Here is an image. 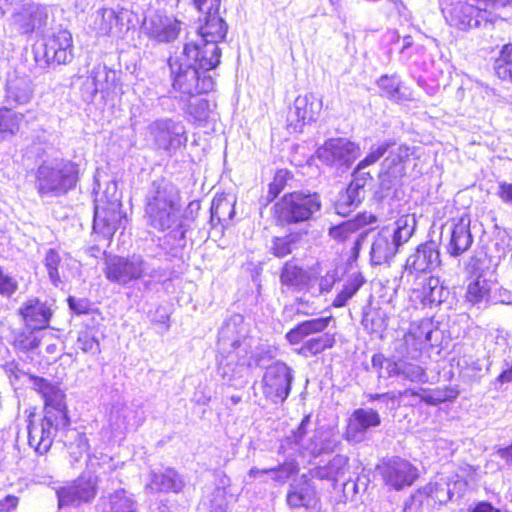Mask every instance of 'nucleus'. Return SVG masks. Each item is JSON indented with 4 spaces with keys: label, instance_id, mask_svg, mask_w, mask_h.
<instances>
[{
    "label": "nucleus",
    "instance_id": "1",
    "mask_svg": "<svg viewBox=\"0 0 512 512\" xmlns=\"http://www.w3.org/2000/svg\"><path fill=\"white\" fill-rule=\"evenodd\" d=\"M198 12L203 16L198 39L185 43L179 54L168 59L173 89L184 96H201L213 91L215 82L208 72L220 64L218 43L225 40L228 31L220 7Z\"/></svg>",
    "mask_w": 512,
    "mask_h": 512
},
{
    "label": "nucleus",
    "instance_id": "2",
    "mask_svg": "<svg viewBox=\"0 0 512 512\" xmlns=\"http://www.w3.org/2000/svg\"><path fill=\"white\" fill-rule=\"evenodd\" d=\"M33 388L45 401L44 416L39 421L30 420L28 424V443L39 455L46 454L59 431L70 424L64 402V393L54 384L41 377L32 378Z\"/></svg>",
    "mask_w": 512,
    "mask_h": 512
},
{
    "label": "nucleus",
    "instance_id": "3",
    "mask_svg": "<svg viewBox=\"0 0 512 512\" xmlns=\"http://www.w3.org/2000/svg\"><path fill=\"white\" fill-rule=\"evenodd\" d=\"M145 217L158 231L176 230L184 239L181 197L177 187L165 178L154 180L145 195Z\"/></svg>",
    "mask_w": 512,
    "mask_h": 512
},
{
    "label": "nucleus",
    "instance_id": "4",
    "mask_svg": "<svg viewBox=\"0 0 512 512\" xmlns=\"http://www.w3.org/2000/svg\"><path fill=\"white\" fill-rule=\"evenodd\" d=\"M80 178L79 164L64 158L43 160L35 170V189L41 198L60 197L73 190Z\"/></svg>",
    "mask_w": 512,
    "mask_h": 512
},
{
    "label": "nucleus",
    "instance_id": "5",
    "mask_svg": "<svg viewBox=\"0 0 512 512\" xmlns=\"http://www.w3.org/2000/svg\"><path fill=\"white\" fill-rule=\"evenodd\" d=\"M416 228L414 215H402L392 225L379 230L372 239L370 261L372 265L389 264L399 247L407 243Z\"/></svg>",
    "mask_w": 512,
    "mask_h": 512
},
{
    "label": "nucleus",
    "instance_id": "6",
    "mask_svg": "<svg viewBox=\"0 0 512 512\" xmlns=\"http://www.w3.org/2000/svg\"><path fill=\"white\" fill-rule=\"evenodd\" d=\"M322 207L318 193L295 191L275 203L274 217L281 225L310 221Z\"/></svg>",
    "mask_w": 512,
    "mask_h": 512
},
{
    "label": "nucleus",
    "instance_id": "7",
    "mask_svg": "<svg viewBox=\"0 0 512 512\" xmlns=\"http://www.w3.org/2000/svg\"><path fill=\"white\" fill-rule=\"evenodd\" d=\"M332 317H320L303 321L296 325L286 334L289 343L299 344L303 339L319 334L316 337L307 339L299 350L305 357L315 356L335 345V335L323 333L331 322Z\"/></svg>",
    "mask_w": 512,
    "mask_h": 512
},
{
    "label": "nucleus",
    "instance_id": "8",
    "mask_svg": "<svg viewBox=\"0 0 512 512\" xmlns=\"http://www.w3.org/2000/svg\"><path fill=\"white\" fill-rule=\"evenodd\" d=\"M105 274L107 279L120 285H126L142 277L154 279L163 276L160 268L154 267L140 255L110 258L106 263Z\"/></svg>",
    "mask_w": 512,
    "mask_h": 512
},
{
    "label": "nucleus",
    "instance_id": "9",
    "mask_svg": "<svg viewBox=\"0 0 512 512\" xmlns=\"http://www.w3.org/2000/svg\"><path fill=\"white\" fill-rule=\"evenodd\" d=\"M33 55L40 68L68 64L73 59L72 35L67 30L46 37L43 42L33 45Z\"/></svg>",
    "mask_w": 512,
    "mask_h": 512
},
{
    "label": "nucleus",
    "instance_id": "10",
    "mask_svg": "<svg viewBox=\"0 0 512 512\" xmlns=\"http://www.w3.org/2000/svg\"><path fill=\"white\" fill-rule=\"evenodd\" d=\"M444 16L450 27L463 32L480 28L490 30L498 21V17L491 11L463 1L451 4Z\"/></svg>",
    "mask_w": 512,
    "mask_h": 512
},
{
    "label": "nucleus",
    "instance_id": "11",
    "mask_svg": "<svg viewBox=\"0 0 512 512\" xmlns=\"http://www.w3.org/2000/svg\"><path fill=\"white\" fill-rule=\"evenodd\" d=\"M108 192H111L109 199H103V196L95 198L93 221V230L105 238L111 237L123 221H126L125 215L121 212L116 183H108Z\"/></svg>",
    "mask_w": 512,
    "mask_h": 512
},
{
    "label": "nucleus",
    "instance_id": "12",
    "mask_svg": "<svg viewBox=\"0 0 512 512\" xmlns=\"http://www.w3.org/2000/svg\"><path fill=\"white\" fill-rule=\"evenodd\" d=\"M217 373L231 386H242L250 364L251 345H240L237 349H217Z\"/></svg>",
    "mask_w": 512,
    "mask_h": 512
},
{
    "label": "nucleus",
    "instance_id": "13",
    "mask_svg": "<svg viewBox=\"0 0 512 512\" xmlns=\"http://www.w3.org/2000/svg\"><path fill=\"white\" fill-rule=\"evenodd\" d=\"M148 134L152 137L156 147L173 155L186 146L187 132L181 121L173 119H159L148 126Z\"/></svg>",
    "mask_w": 512,
    "mask_h": 512
},
{
    "label": "nucleus",
    "instance_id": "14",
    "mask_svg": "<svg viewBox=\"0 0 512 512\" xmlns=\"http://www.w3.org/2000/svg\"><path fill=\"white\" fill-rule=\"evenodd\" d=\"M360 146L347 138H330L316 151L317 158L325 165L348 169L360 156Z\"/></svg>",
    "mask_w": 512,
    "mask_h": 512
},
{
    "label": "nucleus",
    "instance_id": "15",
    "mask_svg": "<svg viewBox=\"0 0 512 512\" xmlns=\"http://www.w3.org/2000/svg\"><path fill=\"white\" fill-rule=\"evenodd\" d=\"M47 7L34 2H18L13 7L11 25L21 35L43 32L48 22Z\"/></svg>",
    "mask_w": 512,
    "mask_h": 512
},
{
    "label": "nucleus",
    "instance_id": "16",
    "mask_svg": "<svg viewBox=\"0 0 512 512\" xmlns=\"http://www.w3.org/2000/svg\"><path fill=\"white\" fill-rule=\"evenodd\" d=\"M182 29V22L160 11H150L143 18L141 30L150 40L168 44L175 41Z\"/></svg>",
    "mask_w": 512,
    "mask_h": 512
},
{
    "label": "nucleus",
    "instance_id": "17",
    "mask_svg": "<svg viewBox=\"0 0 512 512\" xmlns=\"http://www.w3.org/2000/svg\"><path fill=\"white\" fill-rule=\"evenodd\" d=\"M293 379V370L287 364H271L262 378L264 396L275 404L284 402L290 394Z\"/></svg>",
    "mask_w": 512,
    "mask_h": 512
},
{
    "label": "nucleus",
    "instance_id": "18",
    "mask_svg": "<svg viewBox=\"0 0 512 512\" xmlns=\"http://www.w3.org/2000/svg\"><path fill=\"white\" fill-rule=\"evenodd\" d=\"M133 16V12L124 7H102L95 13L94 28L103 36L119 35L130 29Z\"/></svg>",
    "mask_w": 512,
    "mask_h": 512
},
{
    "label": "nucleus",
    "instance_id": "19",
    "mask_svg": "<svg viewBox=\"0 0 512 512\" xmlns=\"http://www.w3.org/2000/svg\"><path fill=\"white\" fill-rule=\"evenodd\" d=\"M97 493L96 479L91 476H81L72 483L57 489L58 507H78L92 501Z\"/></svg>",
    "mask_w": 512,
    "mask_h": 512
},
{
    "label": "nucleus",
    "instance_id": "20",
    "mask_svg": "<svg viewBox=\"0 0 512 512\" xmlns=\"http://www.w3.org/2000/svg\"><path fill=\"white\" fill-rule=\"evenodd\" d=\"M119 72L107 66H98L92 70L91 76L87 77L82 85L90 96H121L125 91L119 82Z\"/></svg>",
    "mask_w": 512,
    "mask_h": 512
},
{
    "label": "nucleus",
    "instance_id": "21",
    "mask_svg": "<svg viewBox=\"0 0 512 512\" xmlns=\"http://www.w3.org/2000/svg\"><path fill=\"white\" fill-rule=\"evenodd\" d=\"M385 484L396 491L411 486L417 479V469L407 460L392 458L378 466Z\"/></svg>",
    "mask_w": 512,
    "mask_h": 512
},
{
    "label": "nucleus",
    "instance_id": "22",
    "mask_svg": "<svg viewBox=\"0 0 512 512\" xmlns=\"http://www.w3.org/2000/svg\"><path fill=\"white\" fill-rule=\"evenodd\" d=\"M246 324L240 314H233L222 324L218 333L217 349L227 351L237 349L240 345H251L247 337Z\"/></svg>",
    "mask_w": 512,
    "mask_h": 512
},
{
    "label": "nucleus",
    "instance_id": "23",
    "mask_svg": "<svg viewBox=\"0 0 512 512\" xmlns=\"http://www.w3.org/2000/svg\"><path fill=\"white\" fill-rule=\"evenodd\" d=\"M381 424L379 413L372 408L355 409L348 420L345 437L349 442L360 443L371 428Z\"/></svg>",
    "mask_w": 512,
    "mask_h": 512
},
{
    "label": "nucleus",
    "instance_id": "24",
    "mask_svg": "<svg viewBox=\"0 0 512 512\" xmlns=\"http://www.w3.org/2000/svg\"><path fill=\"white\" fill-rule=\"evenodd\" d=\"M441 263L438 245L434 241L420 244L415 251L408 256L404 272L408 275L432 271Z\"/></svg>",
    "mask_w": 512,
    "mask_h": 512
},
{
    "label": "nucleus",
    "instance_id": "25",
    "mask_svg": "<svg viewBox=\"0 0 512 512\" xmlns=\"http://www.w3.org/2000/svg\"><path fill=\"white\" fill-rule=\"evenodd\" d=\"M323 108L322 98H295L287 120L295 132L301 131L306 122L315 121Z\"/></svg>",
    "mask_w": 512,
    "mask_h": 512
},
{
    "label": "nucleus",
    "instance_id": "26",
    "mask_svg": "<svg viewBox=\"0 0 512 512\" xmlns=\"http://www.w3.org/2000/svg\"><path fill=\"white\" fill-rule=\"evenodd\" d=\"M309 424L310 416H305L297 429L293 430L291 434L285 438L281 444V448L285 449L289 447L299 453L307 452L313 456H318L325 451V448L317 443L315 433L308 437L307 427Z\"/></svg>",
    "mask_w": 512,
    "mask_h": 512
},
{
    "label": "nucleus",
    "instance_id": "27",
    "mask_svg": "<svg viewBox=\"0 0 512 512\" xmlns=\"http://www.w3.org/2000/svg\"><path fill=\"white\" fill-rule=\"evenodd\" d=\"M369 173L355 176L345 191L340 192L335 202L336 213L347 216L356 209L365 198V183Z\"/></svg>",
    "mask_w": 512,
    "mask_h": 512
},
{
    "label": "nucleus",
    "instance_id": "28",
    "mask_svg": "<svg viewBox=\"0 0 512 512\" xmlns=\"http://www.w3.org/2000/svg\"><path fill=\"white\" fill-rule=\"evenodd\" d=\"M19 313L27 328L42 330L48 327L53 315L51 306L38 298L28 299L22 304Z\"/></svg>",
    "mask_w": 512,
    "mask_h": 512
},
{
    "label": "nucleus",
    "instance_id": "29",
    "mask_svg": "<svg viewBox=\"0 0 512 512\" xmlns=\"http://www.w3.org/2000/svg\"><path fill=\"white\" fill-rule=\"evenodd\" d=\"M472 243L470 219L468 217H461L451 228L447 251L451 256L458 257L466 252Z\"/></svg>",
    "mask_w": 512,
    "mask_h": 512
},
{
    "label": "nucleus",
    "instance_id": "30",
    "mask_svg": "<svg viewBox=\"0 0 512 512\" xmlns=\"http://www.w3.org/2000/svg\"><path fill=\"white\" fill-rule=\"evenodd\" d=\"M465 485V482L461 480H450L448 478L441 477L439 480L430 482L426 485L424 491L435 501L440 504H445L448 501H451L455 495L460 497Z\"/></svg>",
    "mask_w": 512,
    "mask_h": 512
},
{
    "label": "nucleus",
    "instance_id": "31",
    "mask_svg": "<svg viewBox=\"0 0 512 512\" xmlns=\"http://www.w3.org/2000/svg\"><path fill=\"white\" fill-rule=\"evenodd\" d=\"M184 486L181 476L172 468L152 471L150 481L146 484V489L155 492H175L178 493Z\"/></svg>",
    "mask_w": 512,
    "mask_h": 512
},
{
    "label": "nucleus",
    "instance_id": "32",
    "mask_svg": "<svg viewBox=\"0 0 512 512\" xmlns=\"http://www.w3.org/2000/svg\"><path fill=\"white\" fill-rule=\"evenodd\" d=\"M287 504L290 508H315L318 502L317 494L314 489L307 481L303 483L291 485L287 497Z\"/></svg>",
    "mask_w": 512,
    "mask_h": 512
},
{
    "label": "nucleus",
    "instance_id": "33",
    "mask_svg": "<svg viewBox=\"0 0 512 512\" xmlns=\"http://www.w3.org/2000/svg\"><path fill=\"white\" fill-rule=\"evenodd\" d=\"M417 297L425 306H437L443 303L449 296V289L444 286L438 277L430 276L422 284Z\"/></svg>",
    "mask_w": 512,
    "mask_h": 512
},
{
    "label": "nucleus",
    "instance_id": "34",
    "mask_svg": "<svg viewBox=\"0 0 512 512\" xmlns=\"http://www.w3.org/2000/svg\"><path fill=\"white\" fill-rule=\"evenodd\" d=\"M349 469V458L337 454L328 463L319 465L310 471L313 478L320 480L338 481L343 478Z\"/></svg>",
    "mask_w": 512,
    "mask_h": 512
},
{
    "label": "nucleus",
    "instance_id": "35",
    "mask_svg": "<svg viewBox=\"0 0 512 512\" xmlns=\"http://www.w3.org/2000/svg\"><path fill=\"white\" fill-rule=\"evenodd\" d=\"M409 156L410 148L406 145L392 149L381 164V175L394 179L401 178L405 174V162Z\"/></svg>",
    "mask_w": 512,
    "mask_h": 512
},
{
    "label": "nucleus",
    "instance_id": "36",
    "mask_svg": "<svg viewBox=\"0 0 512 512\" xmlns=\"http://www.w3.org/2000/svg\"><path fill=\"white\" fill-rule=\"evenodd\" d=\"M355 225L356 224H354L353 222H350V220H347L338 225L332 226L329 229V236L337 242L344 243V242L352 239V237L354 235H356L355 239L353 241V246H352L351 250H352V254L355 257H357L361 250L362 243L364 242L365 238L367 237L369 231L366 230V231H363V232L357 234Z\"/></svg>",
    "mask_w": 512,
    "mask_h": 512
},
{
    "label": "nucleus",
    "instance_id": "37",
    "mask_svg": "<svg viewBox=\"0 0 512 512\" xmlns=\"http://www.w3.org/2000/svg\"><path fill=\"white\" fill-rule=\"evenodd\" d=\"M102 512H138L133 496L124 489L116 490L100 500Z\"/></svg>",
    "mask_w": 512,
    "mask_h": 512
},
{
    "label": "nucleus",
    "instance_id": "38",
    "mask_svg": "<svg viewBox=\"0 0 512 512\" xmlns=\"http://www.w3.org/2000/svg\"><path fill=\"white\" fill-rule=\"evenodd\" d=\"M68 256L60 251L50 248L46 251L43 264L47 270V274L51 283L58 287L65 277V262Z\"/></svg>",
    "mask_w": 512,
    "mask_h": 512
},
{
    "label": "nucleus",
    "instance_id": "39",
    "mask_svg": "<svg viewBox=\"0 0 512 512\" xmlns=\"http://www.w3.org/2000/svg\"><path fill=\"white\" fill-rule=\"evenodd\" d=\"M309 274L302 267L288 261L284 264L280 274L281 284L295 290H303L309 282Z\"/></svg>",
    "mask_w": 512,
    "mask_h": 512
},
{
    "label": "nucleus",
    "instance_id": "40",
    "mask_svg": "<svg viewBox=\"0 0 512 512\" xmlns=\"http://www.w3.org/2000/svg\"><path fill=\"white\" fill-rule=\"evenodd\" d=\"M364 283L365 279L360 272L349 274L343 288L332 302L333 307L340 308L346 306L348 301L358 292Z\"/></svg>",
    "mask_w": 512,
    "mask_h": 512
},
{
    "label": "nucleus",
    "instance_id": "41",
    "mask_svg": "<svg viewBox=\"0 0 512 512\" xmlns=\"http://www.w3.org/2000/svg\"><path fill=\"white\" fill-rule=\"evenodd\" d=\"M63 441L74 461H78L89 450V444L86 435L75 429H68L65 432Z\"/></svg>",
    "mask_w": 512,
    "mask_h": 512
},
{
    "label": "nucleus",
    "instance_id": "42",
    "mask_svg": "<svg viewBox=\"0 0 512 512\" xmlns=\"http://www.w3.org/2000/svg\"><path fill=\"white\" fill-rule=\"evenodd\" d=\"M361 323L368 333H381L387 327V314L381 308L368 307L363 311Z\"/></svg>",
    "mask_w": 512,
    "mask_h": 512
},
{
    "label": "nucleus",
    "instance_id": "43",
    "mask_svg": "<svg viewBox=\"0 0 512 512\" xmlns=\"http://www.w3.org/2000/svg\"><path fill=\"white\" fill-rule=\"evenodd\" d=\"M133 410L124 404H115L112 406L109 415V425L113 433H124L130 424V418Z\"/></svg>",
    "mask_w": 512,
    "mask_h": 512
},
{
    "label": "nucleus",
    "instance_id": "44",
    "mask_svg": "<svg viewBox=\"0 0 512 512\" xmlns=\"http://www.w3.org/2000/svg\"><path fill=\"white\" fill-rule=\"evenodd\" d=\"M494 71L498 78L512 81V43L504 44L494 62Z\"/></svg>",
    "mask_w": 512,
    "mask_h": 512
},
{
    "label": "nucleus",
    "instance_id": "45",
    "mask_svg": "<svg viewBox=\"0 0 512 512\" xmlns=\"http://www.w3.org/2000/svg\"><path fill=\"white\" fill-rule=\"evenodd\" d=\"M490 289V282L479 275L468 284L466 299L473 305L479 304L488 300Z\"/></svg>",
    "mask_w": 512,
    "mask_h": 512
},
{
    "label": "nucleus",
    "instance_id": "46",
    "mask_svg": "<svg viewBox=\"0 0 512 512\" xmlns=\"http://www.w3.org/2000/svg\"><path fill=\"white\" fill-rule=\"evenodd\" d=\"M433 333V323L429 319L414 321L408 329V339L414 338L416 344H420L424 349L429 345Z\"/></svg>",
    "mask_w": 512,
    "mask_h": 512
},
{
    "label": "nucleus",
    "instance_id": "47",
    "mask_svg": "<svg viewBox=\"0 0 512 512\" xmlns=\"http://www.w3.org/2000/svg\"><path fill=\"white\" fill-rule=\"evenodd\" d=\"M377 86L386 96H406L407 88L398 74H385L377 80Z\"/></svg>",
    "mask_w": 512,
    "mask_h": 512
},
{
    "label": "nucleus",
    "instance_id": "48",
    "mask_svg": "<svg viewBox=\"0 0 512 512\" xmlns=\"http://www.w3.org/2000/svg\"><path fill=\"white\" fill-rule=\"evenodd\" d=\"M21 119L22 116L11 109H0V140L14 135L19 130Z\"/></svg>",
    "mask_w": 512,
    "mask_h": 512
},
{
    "label": "nucleus",
    "instance_id": "49",
    "mask_svg": "<svg viewBox=\"0 0 512 512\" xmlns=\"http://www.w3.org/2000/svg\"><path fill=\"white\" fill-rule=\"evenodd\" d=\"M215 106V103H211L206 98H189L187 113L195 121L204 122L208 120Z\"/></svg>",
    "mask_w": 512,
    "mask_h": 512
},
{
    "label": "nucleus",
    "instance_id": "50",
    "mask_svg": "<svg viewBox=\"0 0 512 512\" xmlns=\"http://www.w3.org/2000/svg\"><path fill=\"white\" fill-rule=\"evenodd\" d=\"M300 239L299 233H290L283 237H274L270 247L271 253L277 258L291 254Z\"/></svg>",
    "mask_w": 512,
    "mask_h": 512
},
{
    "label": "nucleus",
    "instance_id": "51",
    "mask_svg": "<svg viewBox=\"0 0 512 512\" xmlns=\"http://www.w3.org/2000/svg\"><path fill=\"white\" fill-rule=\"evenodd\" d=\"M94 328L86 327L78 332L77 347L84 353L98 355L101 352L100 343Z\"/></svg>",
    "mask_w": 512,
    "mask_h": 512
},
{
    "label": "nucleus",
    "instance_id": "52",
    "mask_svg": "<svg viewBox=\"0 0 512 512\" xmlns=\"http://www.w3.org/2000/svg\"><path fill=\"white\" fill-rule=\"evenodd\" d=\"M234 215V202L226 197L214 198L211 205V221H230Z\"/></svg>",
    "mask_w": 512,
    "mask_h": 512
},
{
    "label": "nucleus",
    "instance_id": "53",
    "mask_svg": "<svg viewBox=\"0 0 512 512\" xmlns=\"http://www.w3.org/2000/svg\"><path fill=\"white\" fill-rule=\"evenodd\" d=\"M423 349L420 344H416L414 338L408 339V331L395 342V351L403 358H417Z\"/></svg>",
    "mask_w": 512,
    "mask_h": 512
},
{
    "label": "nucleus",
    "instance_id": "54",
    "mask_svg": "<svg viewBox=\"0 0 512 512\" xmlns=\"http://www.w3.org/2000/svg\"><path fill=\"white\" fill-rule=\"evenodd\" d=\"M401 378L414 383H426L428 381V375L422 366L405 360L402 361Z\"/></svg>",
    "mask_w": 512,
    "mask_h": 512
},
{
    "label": "nucleus",
    "instance_id": "55",
    "mask_svg": "<svg viewBox=\"0 0 512 512\" xmlns=\"http://www.w3.org/2000/svg\"><path fill=\"white\" fill-rule=\"evenodd\" d=\"M36 331L28 328V330L17 333L14 338L15 347L21 351H30L37 348L40 344V338Z\"/></svg>",
    "mask_w": 512,
    "mask_h": 512
},
{
    "label": "nucleus",
    "instance_id": "56",
    "mask_svg": "<svg viewBox=\"0 0 512 512\" xmlns=\"http://www.w3.org/2000/svg\"><path fill=\"white\" fill-rule=\"evenodd\" d=\"M287 174L284 170H279L275 174L273 181L268 186L267 194L261 199L264 205H268L283 191L286 186Z\"/></svg>",
    "mask_w": 512,
    "mask_h": 512
},
{
    "label": "nucleus",
    "instance_id": "57",
    "mask_svg": "<svg viewBox=\"0 0 512 512\" xmlns=\"http://www.w3.org/2000/svg\"><path fill=\"white\" fill-rule=\"evenodd\" d=\"M392 145H393L392 142L386 141V142L379 144L376 147H372L371 151L366 155V157L358 163V165L355 169V173L359 174L361 170L376 163L381 157L384 156V154L388 151V149Z\"/></svg>",
    "mask_w": 512,
    "mask_h": 512
},
{
    "label": "nucleus",
    "instance_id": "58",
    "mask_svg": "<svg viewBox=\"0 0 512 512\" xmlns=\"http://www.w3.org/2000/svg\"><path fill=\"white\" fill-rule=\"evenodd\" d=\"M298 472V464L295 461L285 462L277 468L268 469L271 478L277 482L284 483L292 475Z\"/></svg>",
    "mask_w": 512,
    "mask_h": 512
},
{
    "label": "nucleus",
    "instance_id": "59",
    "mask_svg": "<svg viewBox=\"0 0 512 512\" xmlns=\"http://www.w3.org/2000/svg\"><path fill=\"white\" fill-rule=\"evenodd\" d=\"M29 79L9 76L6 81V91L8 96H28Z\"/></svg>",
    "mask_w": 512,
    "mask_h": 512
},
{
    "label": "nucleus",
    "instance_id": "60",
    "mask_svg": "<svg viewBox=\"0 0 512 512\" xmlns=\"http://www.w3.org/2000/svg\"><path fill=\"white\" fill-rule=\"evenodd\" d=\"M378 221V218L375 214L370 212H362L357 214L353 219H350V222L356 224L355 229L357 232L368 225H373Z\"/></svg>",
    "mask_w": 512,
    "mask_h": 512
},
{
    "label": "nucleus",
    "instance_id": "61",
    "mask_svg": "<svg viewBox=\"0 0 512 512\" xmlns=\"http://www.w3.org/2000/svg\"><path fill=\"white\" fill-rule=\"evenodd\" d=\"M67 301L70 309L76 314H85L90 310V302L86 298H75L73 296H69Z\"/></svg>",
    "mask_w": 512,
    "mask_h": 512
},
{
    "label": "nucleus",
    "instance_id": "62",
    "mask_svg": "<svg viewBox=\"0 0 512 512\" xmlns=\"http://www.w3.org/2000/svg\"><path fill=\"white\" fill-rule=\"evenodd\" d=\"M498 197L506 204H512V183L500 182L497 191Z\"/></svg>",
    "mask_w": 512,
    "mask_h": 512
},
{
    "label": "nucleus",
    "instance_id": "63",
    "mask_svg": "<svg viewBox=\"0 0 512 512\" xmlns=\"http://www.w3.org/2000/svg\"><path fill=\"white\" fill-rule=\"evenodd\" d=\"M197 11H210L215 7H221V0H191Z\"/></svg>",
    "mask_w": 512,
    "mask_h": 512
},
{
    "label": "nucleus",
    "instance_id": "64",
    "mask_svg": "<svg viewBox=\"0 0 512 512\" xmlns=\"http://www.w3.org/2000/svg\"><path fill=\"white\" fill-rule=\"evenodd\" d=\"M19 499L14 495H7L0 500V512H11L18 505Z\"/></svg>",
    "mask_w": 512,
    "mask_h": 512
}]
</instances>
